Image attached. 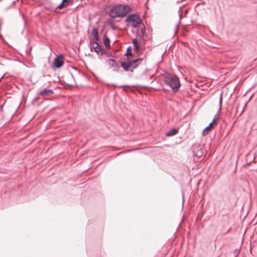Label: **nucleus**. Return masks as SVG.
Masks as SVG:
<instances>
[{
  "label": "nucleus",
  "mask_w": 257,
  "mask_h": 257,
  "mask_svg": "<svg viewBox=\"0 0 257 257\" xmlns=\"http://www.w3.org/2000/svg\"><path fill=\"white\" fill-rule=\"evenodd\" d=\"M109 7H110V9L108 15L112 19L123 17L132 11V8L127 5L119 4Z\"/></svg>",
  "instance_id": "nucleus-1"
},
{
  "label": "nucleus",
  "mask_w": 257,
  "mask_h": 257,
  "mask_svg": "<svg viewBox=\"0 0 257 257\" xmlns=\"http://www.w3.org/2000/svg\"><path fill=\"white\" fill-rule=\"evenodd\" d=\"M163 80L164 82L171 88L174 93L178 91L181 86V83L179 78L176 75L166 73L164 74Z\"/></svg>",
  "instance_id": "nucleus-2"
},
{
  "label": "nucleus",
  "mask_w": 257,
  "mask_h": 257,
  "mask_svg": "<svg viewBox=\"0 0 257 257\" xmlns=\"http://www.w3.org/2000/svg\"><path fill=\"white\" fill-rule=\"evenodd\" d=\"M143 60V58H139L134 60H129L127 61H121L120 65L125 71L133 72V69L138 67Z\"/></svg>",
  "instance_id": "nucleus-3"
},
{
  "label": "nucleus",
  "mask_w": 257,
  "mask_h": 257,
  "mask_svg": "<svg viewBox=\"0 0 257 257\" xmlns=\"http://www.w3.org/2000/svg\"><path fill=\"white\" fill-rule=\"evenodd\" d=\"M126 26H132L134 28H138L142 23L141 18L136 14H132L127 16L125 20Z\"/></svg>",
  "instance_id": "nucleus-4"
},
{
  "label": "nucleus",
  "mask_w": 257,
  "mask_h": 257,
  "mask_svg": "<svg viewBox=\"0 0 257 257\" xmlns=\"http://www.w3.org/2000/svg\"><path fill=\"white\" fill-rule=\"evenodd\" d=\"M63 58L64 55L63 54H59L55 58L53 61V68L54 69H59L63 65Z\"/></svg>",
  "instance_id": "nucleus-5"
},
{
  "label": "nucleus",
  "mask_w": 257,
  "mask_h": 257,
  "mask_svg": "<svg viewBox=\"0 0 257 257\" xmlns=\"http://www.w3.org/2000/svg\"><path fill=\"white\" fill-rule=\"evenodd\" d=\"M219 102V108L218 113H216L214 115L213 119L211 121V122H212V123H214L215 125H216L218 123V120L219 119V115L221 113V106H222V92H221V93H220Z\"/></svg>",
  "instance_id": "nucleus-6"
},
{
  "label": "nucleus",
  "mask_w": 257,
  "mask_h": 257,
  "mask_svg": "<svg viewBox=\"0 0 257 257\" xmlns=\"http://www.w3.org/2000/svg\"><path fill=\"white\" fill-rule=\"evenodd\" d=\"M95 47H91L90 48V50L91 51L94 50V52L99 56H102L107 54V51L104 49L102 48L100 46L99 43H97Z\"/></svg>",
  "instance_id": "nucleus-7"
},
{
  "label": "nucleus",
  "mask_w": 257,
  "mask_h": 257,
  "mask_svg": "<svg viewBox=\"0 0 257 257\" xmlns=\"http://www.w3.org/2000/svg\"><path fill=\"white\" fill-rule=\"evenodd\" d=\"M108 64L113 68L112 71L116 72H118L119 66L113 59H109L107 60Z\"/></svg>",
  "instance_id": "nucleus-8"
},
{
  "label": "nucleus",
  "mask_w": 257,
  "mask_h": 257,
  "mask_svg": "<svg viewBox=\"0 0 257 257\" xmlns=\"http://www.w3.org/2000/svg\"><path fill=\"white\" fill-rule=\"evenodd\" d=\"M91 34L93 35L94 41L93 42V44H96L97 43H98L97 41L99 40V36H98V32L95 27H93L92 29ZM92 43V41H90V45H91Z\"/></svg>",
  "instance_id": "nucleus-9"
},
{
  "label": "nucleus",
  "mask_w": 257,
  "mask_h": 257,
  "mask_svg": "<svg viewBox=\"0 0 257 257\" xmlns=\"http://www.w3.org/2000/svg\"><path fill=\"white\" fill-rule=\"evenodd\" d=\"M215 125L212 122H210L208 126H207L202 132V135L206 136L207 135L211 130L213 129L215 127Z\"/></svg>",
  "instance_id": "nucleus-10"
},
{
  "label": "nucleus",
  "mask_w": 257,
  "mask_h": 257,
  "mask_svg": "<svg viewBox=\"0 0 257 257\" xmlns=\"http://www.w3.org/2000/svg\"><path fill=\"white\" fill-rule=\"evenodd\" d=\"M110 39L107 36L106 34L105 33L103 34V43L106 49H109L110 48Z\"/></svg>",
  "instance_id": "nucleus-11"
},
{
  "label": "nucleus",
  "mask_w": 257,
  "mask_h": 257,
  "mask_svg": "<svg viewBox=\"0 0 257 257\" xmlns=\"http://www.w3.org/2000/svg\"><path fill=\"white\" fill-rule=\"evenodd\" d=\"M179 128H173L165 133L167 137H172L178 133Z\"/></svg>",
  "instance_id": "nucleus-12"
},
{
  "label": "nucleus",
  "mask_w": 257,
  "mask_h": 257,
  "mask_svg": "<svg viewBox=\"0 0 257 257\" xmlns=\"http://www.w3.org/2000/svg\"><path fill=\"white\" fill-rule=\"evenodd\" d=\"M53 93L54 92L52 90L45 88L39 93V95L41 96H49Z\"/></svg>",
  "instance_id": "nucleus-13"
},
{
  "label": "nucleus",
  "mask_w": 257,
  "mask_h": 257,
  "mask_svg": "<svg viewBox=\"0 0 257 257\" xmlns=\"http://www.w3.org/2000/svg\"><path fill=\"white\" fill-rule=\"evenodd\" d=\"M125 55L127 56V58H131L134 57V55L132 52V47L131 46L127 47Z\"/></svg>",
  "instance_id": "nucleus-14"
},
{
  "label": "nucleus",
  "mask_w": 257,
  "mask_h": 257,
  "mask_svg": "<svg viewBox=\"0 0 257 257\" xmlns=\"http://www.w3.org/2000/svg\"><path fill=\"white\" fill-rule=\"evenodd\" d=\"M196 153V156L199 158L201 157L203 155V149L201 146H199Z\"/></svg>",
  "instance_id": "nucleus-15"
},
{
  "label": "nucleus",
  "mask_w": 257,
  "mask_h": 257,
  "mask_svg": "<svg viewBox=\"0 0 257 257\" xmlns=\"http://www.w3.org/2000/svg\"><path fill=\"white\" fill-rule=\"evenodd\" d=\"M132 43L133 44L134 48L137 49H140V46L138 43V39L137 38H135L132 40Z\"/></svg>",
  "instance_id": "nucleus-16"
},
{
  "label": "nucleus",
  "mask_w": 257,
  "mask_h": 257,
  "mask_svg": "<svg viewBox=\"0 0 257 257\" xmlns=\"http://www.w3.org/2000/svg\"><path fill=\"white\" fill-rule=\"evenodd\" d=\"M141 32L142 34L141 36H140L141 39H144L145 36L146 37V38H147V36L146 34V28L145 26L143 28L141 29Z\"/></svg>",
  "instance_id": "nucleus-17"
},
{
  "label": "nucleus",
  "mask_w": 257,
  "mask_h": 257,
  "mask_svg": "<svg viewBox=\"0 0 257 257\" xmlns=\"http://www.w3.org/2000/svg\"><path fill=\"white\" fill-rule=\"evenodd\" d=\"M107 23L109 25V26L111 27V28L113 30H116V27L114 26V24H113V22L112 21V20L111 19H108L107 20Z\"/></svg>",
  "instance_id": "nucleus-18"
},
{
  "label": "nucleus",
  "mask_w": 257,
  "mask_h": 257,
  "mask_svg": "<svg viewBox=\"0 0 257 257\" xmlns=\"http://www.w3.org/2000/svg\"><path fill=\"white\" fill-rule=\"evenodd\" d=\"M67 6V4H63V3H61L58 6H57V7L56 8V10L58 9H62L63 8H65Z\"/></svg>",
  "instance_id": "nucleus-19"
},
{
  "label": "nucleus",
  "mask_w": 257,
  "mask_h": 257,
  "mask_svg": "<svg viewBox=\"0 0 257 257\" xmlns=\"http://www.w3.org/2000/svg\"><path fill=\"white\" fill-rule=\"evenodd\" d=\"M3 23V19L2 17H0V31L2 30V26Z\"/></svg>",
  "instance_id": "nucleus-20"
},
{
  "label": "nucleus",
  "mask_w": 257,
  "mask_h": 257,
  "mask_svg": "<svg viewBox=\"0 0 257 257\" xmlns=\"http://www.w3.org/2000/svg\"><path fill=\"white\" fill-rule=\"evenodd\" d=\"M70 0H62V3H63V4H67V6L68 5L69 2H70Z\"/></svg>",
  "instance_id": "nucleus-21"
},
{
  "label": "nucleus",
  "mask_w": 257,
  "mask_h": 257,
  "mask_svg": "<svg viewBox=\"0 0 257 257\" xmlns=\"http://www.w3.org/2000/svg\"><path fill=\"white\" fill-rule=\"evenodd\" d=\"M18 1H19V0H15V1H14L12 2V3L11 5L9 6V8H10L12 6L14 5H15V4H16V3Z\"/></svg>",
  "instance_id": "nucleus-22"
},
{
  "label": "nucleus",
  "mask_w": 257,
  "mask_h": 257,
  "mask_svg": "<svg viewBox=\"0 0 257 257\" xmlns=\"http://www.w3.org/2000/svg\"><path fill=\"white\" fill-rule=\"evenodd\" d=\"M131 86H130V85H121V86H120L119 87H129L130 88Z\"/></svg>",
  "instance_id": "nucleus-23"
},
{
  "label": "nucleus",
  "mask_w": 257,
  "mask_h": 257,
  "mask_svg": "<svg viewBox=\"0 0 257 257\" xmlns=\"http://www.w3.org/2000/svg\"><path fill=\"white\" fill-rule=\"evenodd\" d=\"M247 102H246V103H245V105H244V107H243V110H242V112H241V114L243 112L244 110H245V107H246V106H247Z\"/></svg>",
  "instance_id": "nucleus-24"
},
{
  "label": "nucleus",
  "mask_w": 257,
  "mask_h": 257,
  "mask_svg": "<svg viewBox=\"0 0 257 257\" xmlns=\"http://www.w3.org/2000/svg\"><path fill=\"white\" fill-rule=\"evenodd\" d=\"M182 198H183V199H182V206H184V199L183 193L182 194Z\"/></svg>",
  "instance_id": "nucleus-25"
},
{
  "label": "nucleus",
  "mask_w": 257,
  "mask_h": 257,
  "mask_svg": "<svg viewBox=\"0 0 257 257\" xmlns=\"http://www.w3.org/2000/svg\"><path fill=\"white\" fill-rule=\"evenodd\" d=\"M72 68L73 69H74V70H78V68H76V67H72Z\"/></svg>",
  "instance_id": "nucleus-26"
},
{
  "label": "nucleus",
  "mask_w": 257,
  "mask_h": 257,
  "mask_svg": "<svg viewBox=\"0 0 257 257\" xmlns=\"http://www.w3.org/2000/svg\"><path fill=\"white\" fill-rule=\"evenodd\" d=\"M0 39H3V36L2 34H0Z\"/></svg>",
  "instance_id": "nucleus-27"
},
{
  "label": "nucleus",
  "mask_w": 257,
  "mask_h": 257,
  "mask_svg": "<svg viewBox=\"0 0 257 257\" xmlns=\"http://www.w3.org/2000/svg\"><path fill=\"white\" fill-rule=\"evenodd\" d=\"M4 75L0 78V81L4 78Z\"/></svg>",
  "instance_id": "nucleus-28"
},
{
  "label": "nucleus",
  "mask_w": 257,
  "mask_h": 257,
  "mask_svg": "<svg viewBox=\"0 0 257 257\" xmlns=\"http://www.w3.org/2000/svg\"><path fill=\"white\" fill-rule=\"evenodd\" d=\"M70 74H71V75L72 77L73 78H74V76H73V74H72L71 73H70Z\"/></svg>",
  "instance_id": "nucleus-29"
},
{
  "label": "nucleus",
  "mask_w": 257,
  "mask_h": 257,
  "mask_svg": "<svg viewBox=\"0 0 257 257\" xmlns=\"http://www.w3.org/2000/svg\"><path fill=\"white\" fill-rule=\"evenodd\" d=\"M88 56H91H91H92V55H91V54H88Z\"/></svg>",
  "instance_id": "nucleus-30"
},
{
  "label": "nucleus",
  "mask_w": 257,
  "mask_h": 257,
  "mask_svg": "<svg viewBox=\"0 0 257 257\" xmlns=\"http://www.w3.org/2000/svg\"><path fill=\"white\" fill-rule=\"evenodd\" d=\"M136 35H138V32H137L136 34Z\"/></svg>",
  "instance_id": "nucleus-31"
},
{
  "label": "nucleus",
  "mask_w": 257,
  "mask_h": 257,
  "mask_svg": "<svg viewBox=\"0 0 257 257\" xmlns=\"http://www.w3.org/2000/svg\"><path fill=\"white\" fill-rule=\"evenodd\" d=\"M132 32L133 33H134V30H132Z\"/></svg>",
  "instance_id": "nucleus-32"
},
{
  "label": "nucleus",
  "mask_w": 257,
  "mask_h": 257,
  "mask_svg": "<svg viewBox=\"0 0 257 257\" xmlns=\"http://www.w3.org/2000/svg\"><path fill=\"white\" fill-rule=\"evenodd\" d=\"M114 87H116L117 86L116 85H113Z\"/></svg>",
  "instance_id": "nucleus-33"
},
{
  "label": "nucleus",
  "mask_w": 257,
  "mask_h": 257,
  "mask_svg": "<svg viewBox=\"0 0 257 257\" xmlns=\"http://www.w3.org/2000/svg\"><path fill=\"white\" fill-rule=\"evenodd\" d=\"M2 0H0V2H2Z\"/></svg>",
  "instance_id": "nucleus-34"
}]
</instances>
